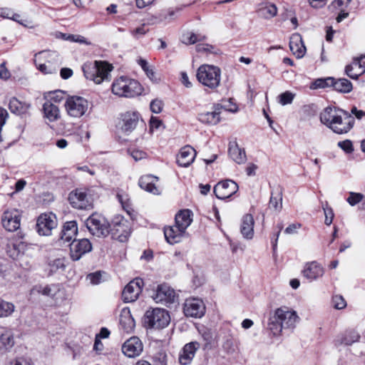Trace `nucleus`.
I'll return each instance as SVG.
<instances>
[{
    "instance_id": "nucleus-10",
    "label": "nucleus",
    "mask_w": 365,
    "mask_h": 365,
    "mask_svg": "<svg viewBox=\"0 0 365 365\" xmlns=\"http://www.w3.org/2000/svg\"><path fill=\"white\" fill-rule=\"evenodd\" d=\"M68 200L71 206L76 209L88 210L93 207L91 197L82 189L72 191L69 194Z\"/></svg>"
},
{
    "instance_id": "nucleus-20",
    "label": "nucleus",
    "mask_w": 365,
    "mask_h": 365,
    "mask_svg": "<svg viewBox=\"0 0 365 365\" xmlns=\"http://www.w3.org/2000/svg\"><path fill=\"white\" fill-rule=\"evenodd\" d=\"M324 273V269L317 262H312L307 263L303 271V276L310 281L316 280L322 277Z\"/></svg>"
},
{
    "instance_id": "nucleus-52",
    "label": "nucleus",
    "mask_w": 365,
    "mask_h": 365,
    "mask_svg": "<svg viewBox=\"0 0 365 365\" xmlns=\"http://www.w3.org/2000/svg\"><path fill=\"white\" fill-rule=\"evenodd\" d=\"M163 103L160 100L155 99L151 101L150 107L153 113H160L162 111Z\"/></svg>"
},
{
    "instance_id": "nucleus-12",
    "label": "nucleus",
    "mask_w": 365,
    "mask_h": 365,
    "mask_svg": "<svg viewBox=\"0 0 365 365\" xmlns=\"http://www.w3.org/2000/svg\"><path fill=\"white\" fill-rule=\"evenodd\" d=\"M143 281L141 278H135L130 281L124 288L122 297L125 302H135L142 292Z\"/></svg>"
},
{
    "instance_id": "nucleus-54",
    "label": "nucleus",
    "mask_w": 365,
    "mask_h": 365,
    "mask_svg": "<svg viewBox=\"0 0 365 365\" xmlns=\"http://www.w3.org/2000/svg\"><path fill=\"white\" fill-rule=\"evenodd\" d=\"M324 215H325V220L324 223L327 225H330L332 222L333 218H334V212L331 207L327 206L326 207H323Z\"/></svg>"
},
{
    "instance_id": "nucleus-46",
    "label": "nucleus",
    "mask_w": 365,
    "mask_h": 365,
    "mask_svg": "<svg viewBox=\"0 0 365 365\" xmlns=\"http://www.w3.org/2000/svg\"><path fill=\"white\" fill-rule=\"evenodd\" d=\"M335 82V78L332 77H327L325 78H318L314 82L315 88H324L327 87H333V84Z\"/></svg>"
},
{
    "instance_id": "nucleus-59",
    "label": "nucleus",
    "mask_w": 365,
    "mask_h": 365,
    "mask_svg": "<svg viewBox=\"0 0 365 365\" xmlns=\"http://www.w3.org/2000/svg\"><path fill=\"white\" fill-rule=\"evenodd\" d=\"M73 42H78L80 43H84L86 45H89L90 42H88L86 38L81 35H68L66 38Z\"/></svg>"
},
{
    "instance_id": "nucleus-45",
    "label": "nucleus",
    "mask_w": 365,
    "mask_h": 365,
    "mask_svg": "<svg viewBox=\"0 0 365 365\" xmlns=\"http://www.w3.org/2000/svg\"><path fill=\"white\" fill-rule=\"evenodd\" d=\"M48 266L50 267L49 275H51L53 273L56 272L58 269H64L66 267L65 259L64 258H58L51 261L48 263Z\"/></svg>"
},
{
    "instance_id": "nucleus-38",
    "label": "nucleus",
    "mask_w": 365,
    "mask_h": 365,
    "mask_svg": "<svg viewBox=\"0 0 365 365\" xmlns=\"http://www.w3.org/2000/svg\"><path fill=\"white\" fill-rule=\"evenodd\" d=\"M333 88L338 92L348 93L352 91L353 86L351 81H349L348 79L339 78L337 80L335 79V82L333 84Z\"/></svg>"
},
{
    "instance_id": "nucleus-11",
    "label": "nucleus",
    "mask_w": 365,
    "mask_h": 365,
    "mask_svg": "<svg viewBox=\"0 0 365 365\" xmlns=\"http://www.w3.org/2000/svg\"><path fill=\"white\" fill-rule=\"evenodd\" d=\"M56 226V217L53 213H43L37 219V232L41 235H50L52 230Z\"/></svg>"
},
{
    "instance_id": "nucleus-51",
    "label": "nucleus",
    "mask_w": 365,
    "mask_h": 365,
    "mask_svg": "<svg viewBox=\"0 0 365 365\" xmlns=\"http://www.w3.org/2000/svg\"><path fill=\"white\" fill-rule=\"evenodd\" d=\"M13 248L15 251L18 252L32 249L28 244L20 239H17L13 242Z\"/></svg>"
},
{
    "instance_id": "nucleus-1",
    "label": "nucleus",
    "mask_w": 365,
    "mask_h": 365,
    "mask_svg": "<svg viewBox=\"0 0 365 365\" xmlns=\"http://www.w3.org/2000/svg\"><path fill=\"white\" fill-rule=\"evenodd\" d=\"M321 122L336 134L347 133L353 128L355 120L348 111L331 107L320 113Z\"/></svg>"
},
{
    "instance_id": "nucleus-53",
    "label": "nucleus",
    "mask_w": 365,
    "mask_h": 365,
    "mask_svg": "<svg viewBox=\"0 0 365 365\" xmlns=\"http://www.w3.org/2000/svg\"><path fill=\"white\" fill-rule=\"evenodd\" d=\"M338 146L347 153H350L354 150L352 143L349 140L339 141Z\"/></svg>"
},
{
    "instance_id": "nucleus-40",
    "label": "nucleus",
    "mask_w": 365,
    "mask_h": 365,
    "mask_svg": "<svg viewBox=\"0 0 365 365\" xmlns=\"http://www.w3.org/2000/svg\"><path fill=\"white\" fill-rule=\"evenodd\" d=\"M215 106L216 109H217L220 111V113L222 109L232 113H235L237 110V106L233 102L232 98L222 100L220 103L216 104Z\"/></svg>"
},
{
    "instance_id": "nucleus-39",
    "label": "nucleus",
    "mask_w": 365,
    "mask_h": 365,
    "mask_svg": "<svg viewBox=\"0 0 365 365\" xmlns=\"http://www.w3.org/2000/svg\"><path fill=\"white\" fill-rule=\"evenodd\" d=\"M75 249V251H91L92 244L86 238L78 240H73L71 244V250Z\"/></svg>"
},
{
    "instance_id": "nucleus-35",
    "label": "nucleus",
    "mask_w": 365,
    "mask_h": 365,
    "mask_svg": "<svg viewBox=\"0 0 365 365\" xmlns=\"http://www.w3.org/2000/svg\"><path fill=\"white\" fill-rule=\"evenodd\" d=\"M14 345V337L12 330L6 329L0 335V348L10 349Z\"/></svg>"
},
{
    "instance_id": "nucleus-49",
    "label": "nucleus",
    "mask_w": 365,
    "mask_h": 365,
    "mask_svg": "<svg viewBox=\"0 0 365 365\" xmlns=\"http://www.w3.org/2000/svg\"><path fill=\"white\" fill-rule=\"evenodd\" d=\"M332 302L334 307L336 309H342L346 307V302L341 295H335L333 297Z\"/></svg>"
},
{
    "instance_id": "nucleus-8",
    "label": "nucleus",
    "mask_w": 365,
    "mask_h": 365,
    "mask_svg": "<svg viewBox=\"0 0 365 365\" xmlns=\"http://www.w3.org/2000/svg\"><path fill=\"white\" fill-rule=\"evenodd\" d=\"M86 225L90 233L98 237H106L109 234V222L100 214H92L86 220Z\"/></svg>"
},
{
    "instance_id": "nucleus-4",
    "label": "nucleus",
    "mask_w": 365,
    "mask_h": 365,
    "mask_svg": "<svg viewBox=\"0 0 365 365\" xmlns=\"http://www.w3.org/2000/svg\"><path fill=\"white\" fill-rule=\"evenodd\" d=\"M112 68V66L108 63L97 61L93 63H86L82 67L85 77L97 84L108 80Z\"/></svg>"
},
{
    "instance_id": "nucleus-42",
    "label": "nucleus",
    "mask_w": 365,
    "mask_h": 365,
    "mask_svg": "<svg viewBox=\"0 0 365 365\" xmlns=\"http://www.w3.org/2000/svg\"><path fill=\"white\" fill-rule=\"evenodd\" d=\"M205 39V36L196 35L192 32H187L182 36V41L185 44H194L197 41Z\"/></svg>"
},
{
    "instance_id": "nucleus-62",
    "label": "nucleus",
    "mask_w": 365,
    "mask_h": 365,
    "mask_svg": "<svg viewBox=\"0 0 365 365\" xmlns=\"http://www.w3.org/2000/svg\"><path fill=\"white\" fill-rule=\"evenodd\" d=\"M212 48V46L209 44L199 43L196 46V51L199 53L210 52Z\"/></svg>"
},
{
    "instance_id": "nucleus-14",
    "label": "nucleus",
    "mask_w": 365,
    "mask_h": 365,
    "mask_svg": "<svg viewBox=\"0 0 365 365\" xmlns=\"http://www.w3.org/2000/svg\"><path fill=\"white\" fill-rule=\"evenodd\" d=\"M183 311L187 317L200 318L205 312V306L198 298L187 299L184 304Z\"/></svg>"
},
{
    "instance_id": "nucleus-22",
    "label": "nucleus",
    "mask_w": 365,
    "mask_h": 365,
    "mask_svg": "<svg viewBox=\"0 0 365 365\" xmlns=\"http://www.w3.org/2000/svg\"><path fill=\"white\" fill-rule=\"evenodd\" d=\"M359 331L354 329H348L336 339V345L351 346L360 340Z\"/></svg>"
},
{
    "instance_id": "nucleus-30",
    "label": "nucleus",
    "mask_w": 365,
    "mask_h": 365,
    "mask_svg": "<svg viewBox=\"0 0 365 365\" xmlns=\"http://www.w3.org/2000/svg\"><path fill=\"white\" fill-rule=\"evenodd\" d=\"M254 218L252 215L247 214L242 217L240 232L244 237L251 239L254 235Z\"/></svg>"
},
{
    "instance_id": "nucleus-43",
    "label": "nucleus",
    "mask_w": 365,
    "mask_h": 365,
    "mask_svg": "<svg viewBox=\"0 0 365 365\" xmlns=\"http://www.w3.org/2000/svg\"><path fill=\"white\" fill-rule=\"evenodd\" d=\"M269 207L277 212H279L282 208V197L281 193H277L276 196L272 195L269 200Z\"/></svg>"
},
{
    "instance_id": "nucleus-58",
    "label": "nucleus",
    "mask_w": 365,
    "mask_h": 365,
    "mask_svg": "<svg viewBox=\"0 0 365 365\" xmlns=\"http://www.w3.org/2000/svg\"><path fill=\"white\" fill-rule=\"evenodd\" d=\"M48 97L50 101H53L55 103L61 102L63 98V93L61 91H55L49 93Z\"/></svg>"
},
{
    "instance_id": "nucleus-26",
    "label": "nucleus",
    "mask_w": 365,
    "mask_h": 365,
    "mask_svg": "<svg viewBox=\"0 0 365 365\" xmlns=\"http://www.w3.org/2000/svg\"><path fill=\"white\" fill-rule=\"evenodd\" d=\"M289 48L293 54L297 58L304 56L306 48L303 44L302 38L300 34H294L290 37Z\"/></svg>"
},
{
    "instance_id": "nucleus-56",
    "label": "nucleus",
    "mask_w": 365,
    "mask_h": 365,
    "mask_svg": "<svg viewBox=\"0 0 365 365\" xmlns=\"http://www.w3.org/2000/svg\"><path fill=\"white\" fill-rule=\"evenodd\" d=\"M355 67L351 63L350 65H347L345 68V73L346 74L350 77L352 79H358V78L361 76L360 73L358 72V71L356 72H354V70Z\"/></svg>"
},
{
    "instance_id": "nucleus-33",
    "label": "nucleus",
    "mask_w": 365,
    "mask_h": 365,
    "mask_svg": "<svg viewBox=\"0 0 365 365\" xmlns=\"http://www.w3.org/2000/svg\"><path fill=\"white\" fill-rule=\"evenodd\" d=\"M220 111L216 109L215 105L213 111L200 113L198 115V120L202 123L216 125L220 120Z\"/></svg>"
},
{
    "instance_id": "nucleus-57",
    "label": "nucleus",
    "mask_w": 365,
    "mask_h": 365,
    "mask_svg": "<svg viewBox=\"0 0 365 365\" xmlns=\"http://www.w3.org/2000/svg\"><path fill=\"white\" fill-rule=\"evenodd\" d=\"M365 56L362 55L360 57L354 58L352 62V64L355 68L358 67V72L360 73V75H362L365 72V66L361 62V60Z\"/></svg>"
},
{
    "instance_id": "nucleus-47",
    "label": "nucleus",
    "mask_w": 365,
    "mask_h": 365,
    "mask_svg": "<svg viewBox=\"0 0 365 365\" xmlns=\"http://www.w3.org/2000/svg\"><path fill=\"white\" fill-rule=\"evenodd\" d=\"M294 97V95L292 93L286 91L278 96L279 103L282 106L290 104L292 103Z\"/></svg>"
},
{
    "instance_id": "nucleus-23",
    "label": "nucleus",
    "mask_w": 365,
    "mask_h": 365,
    "mask_svg": "<svg viewBox=\"0 0 365 365\" xmlns=\"http://www.w3.org/2000/svg\"><path fill=\"white\" fill-rule=\"evenodd\" d=\"M200 348L197 342H190L185 345L179 356V361L182 365L189 364L193 359L196 351Z\"/></svg>"
},
{
    "instance_id": "nucleus-63",
    "label": "nucleus",
    "mask_w": 365,
    "mask_h": 365,
    "mask_svg": "<svg viewBox=\"0 0 365 365\" xmlns=\"http://www.w3.org/2000/svg\"><path fill=\"white\" fill-rule=\"evenodd\" d=\"M309 5L314 8H322L327 4V0H308Z\"/></svg>"
},
{
    "instance_id": "nucleus-21",
    "label": "nucleus",
    "mask_w": 365,
    "mask_h": 365,
    "mask_svg": "<svg viewBox=\"0 0 365 365\" xmlns=\"http://www.w3.org/2000/svg\"><path fill=\"white\" fill-rule=\"evenodd\" d=\"M164 235L167 242L171 245L180 242L186 235V231L181 229L178 225L165 227Z\"/></svg>"
},
{
    "instance_id": "nucleus-24",
    "label": "nucleus",
    "mask_w": 365,
    "mask_h": 365,
    "mask_svg": "<svg viewBox=\"0 0 365 365\" xmlns=\"http://www.w3.org/2000/svg\"><path fill=\"white\" fill-rule=\"evenodd\" d=\"M119 323L121 328L127 333L133 331L135 327V320L128 307L122 309L119 316Z\"/></svg>"
},
{
    "instance_id": "nucleus-44",
    "label": "nucleus",
    "mask_w": 365,
    "mask_h": 365,
    "mask_svg": "<svg viewBox=\"0 0 365 365\" xmlns=\"http://www.w3.org/2000/svg\"><path fill=\"white\" fill-rule=\"evenodd\" d=\"M103 274H105V272L101 271L92 272L87 274L86 279L89 282L90 284L97 285L103 281Z\"/></svg>"
},
{
    "instance_id": "nucleus-36",
    "label": "nucleus",
    "mask_w": 365,
    "mask_h": 365,
    "mask_svg": "<svg viewBox=\"0 0 365 365\" xmlns=\"http://www.w3.org/2000/svg\"><path fill=\"white\" fill-rule=\"evenodd\" d=\"M258 11L263 18L271 19L277 14V8L274 4L262 3L259 4Z\"/></svg>"
},
{
    "instance_id": "nucleus-27",
    "label": "nucleus",
    "mask_w": 365,
    "mask_h": 365,
    "mask_svg": "<svg viewBox=\"0 0 365 365\" xmlns=\"http://www.w3.org/2000/svg\"><path fill=\"white\" fill-rule=\"evenodd\" d=\"M158 178L155 176L148 175L142 176L138 182L140 187L153 194L158 195L160 193L159 189L155 185Z\"/></svg>"
},
{
    "instance_id": "nucleus-34",
    "label": "nucleus",
    "mask_w": 365,
    "mask_h": 365,
    "mask_svg": "<svg viewBox=\"0 0 365 365\" xmlns=\"http://www.w3.org/2000/svg\"><path fill=\"white\" fill-rule=\"evenodd\" d=\"M30 104L21 102L16 98H12L9 103V107L11 112L19 115L26 113L30 108Z\"/></svg>"
},
{
    "instance_id": "nucleus-15",
    "label": "nucleus",
    "mask_w": 365,
    "mask_h": 365,
    "mask_svg": "<svg viewBox=\"0 0 365 365\" xmlns=\"http://www.w3.org/2000/svg\"><path fill=\"white\" fill-rule=\"evenodd\" d=\"M138 120L139 114L137 112H126L121 115L118 128L122 132L128 134L135 128Z\"/></svg>"
},
{
    "instance_id": "nucleus-16",
    "label": "nucleus",
    "mask_w": 365,
    "mask_h": 365,
    "mask_svg": "<svg viewBox=\"0 0 365 365\" xmlns=\"http://www.w3.org/2000/svg\"><path fill=\"white\" fill-rule=\"evenodd\" d=\"M20 214L17 210L5 211L1 219L4 227L9 232L18 230L20 227Z\"/></svg>"
},
{
    "instance_id": "nucleus-13",
    "label": "nucleus",
    "mask_w": 365,
    "mask_h": 365,
    "mask_svg": "<svg viewBox=\"0 0 365 365\" xmlns=\"http://www.w3.org/2000/svg\"><path fill=\"white\" fill-rule=\"evenodd\" d=\"M237 184L232 180H225L218 182L214 187V192L218 199H227L238 190Z\"/></svg>"
},
{
    "instance_id": "nucleus-61",
    "label": "nucleus",
    "mask_w": 365,
    "mask_h": 365,
    "mask_svg": "<svg viewBox=\"0 0 365 365\" xmlns=\"http://www.w3.org/2000/svg\"><path fill=\"white\" fill-rule=\"evenodd\" d=\"M223 349L227 353H233L235 351L234 344L232 339H227L222 344Z\"/></svg>"
},
{
    "instance_id": "nucleus-31",
    "label": "nucleus",
    "mask_w": 365,
    "mask_h": 365,
    "mask_svg": "<svg viewBox=\"0 0 365 365\" xmlns=\"http://www.w3.org/2000/svg\"><path fill=\"white\" fill-rule=\"evenodd\" d=\"M58 292V288L55 284L45 286L36 285L31 289L30 294L35 295L36 294H38L45 297L53 298Z\"/></svg>"
},
{
    "instance_id": "nucleus-9",
    "label": "nucleus",
    "mask_w": 365,
    "mask_h": 365,
    "mask_svg": "<svg viewBox=\"0 0 365 365\" xmlns=\"http://www.w3.org/2000/svg\"><path fill=\"white\" fill-rule=\"evenodd\" d=\"M88 101L81 96H73L68 98L65 103V108L68 115L79 118L84 115L89 108Z\"/></svg>"
},
{
    "instance_id": "nucleus-41",
    "label": "nucleus",
    "mask_w": 365,
    "mask_h": 365,
    "mask_svg": "<svg viewBox=\"0 0 365 365\" xmlns=\"http://www.w3.org/2000/svg\"><path fill=\"white\" fill-rule=\"evenodd\" d=\"M14 308L12 303L0 299V318L10 316L14 312Z\"/></svg>"
},
{
    "instance_id": "nucleus-2",
    "label": "nucleus",
    "mask_w": 365,
    "mask_h": 365,
    "mask_svg": "<svg viewBox=\"0 0 365 365\" xmlns=\"http://www.w3.org/2000/svg\"><path fill=\"white\" fill-rule=\"evenodd\" d=\"M299 321L297 312L287 307H282L275 310L274 314L269 318V329L275 336L279 335L283 329H294Z\"/></svg>"
},
{
    "instance_id": "nucleus-28",
    "label": "nucleus",
    "mask_w": 365,
    "mask_h": 365,
    "mask_svg": "<svg viewBox=\"0 0 365 365\" xmlns=\"http://www.w3.org/2000/svg\"><path fill=\"white\" fill-rule=\"evenodd\" d=\"M228 153L232 160L238 164L245 163L247 160L245 150L240 148L236 142L230 143Z\"/></svg>"
},
{
    "instance_id": "nucleus-7",
    "label": "nucleus",
    "mask_w": 365,
    "mask_h": 365,
    "mask_svg": "<svg viewBox=\"0 0 365 365\" xmlns=\"http://www.w3.org/2000/svg\"><path fill=\"white\" fill-rule=\"evenodd\" d=\"M170 321V315L164 309H148L145 314V324L150 328L163 329L169 324Z\"/></svg>"
},
{
    "instance_id": "nucleus-29",
    "label": "nucleus",
    "mask_w": 365,
    "mask_h": 365,
    "mask_svg": "<svg viewBox=\"0 0 365 365\" xmlns=\"http://www.w3.org/2000/svg\"><path fill=\"white\" fill-rule=\"evenodd\" d=\"M130 231L127 221H123L115 225L112 237L117 239L119 242H125L130 236Z\"/></svg>"
},
{
    "instance_id": "nucleus-32",
    "label": "nucleus",
    "mask_w": 365,
    "mask_h": 365,
    "mask_svg": "<svg viewBox=\"0 0 365 365\" xmlns=\"http://www.w3.org/2000/svg\"><path fill=\"white\" fill-rule=\"evenodd\" d=\"M175 221L178 227L186 231L192 222V212L189 210H180L176 214Z\"/></svg>"
},
{
    "instance_id": "nucleus-17",
    "label": "nucleus",
    "mask_w": 365,
    "mask_h": 365,
    "mask_svg": "<svg viewBox=\"0 0 365 365\" xmlns=\"http://www.w3.org/2000/svg\"><path fill=\"white\" fill-rule=\"evenodd\" d=\"M143 346L139 338L130 337L122 346V351L130 358L139 356L143 351Z\"/></svg>"
},
{
    "instance_id": "nucleus-37",
    "label": "nucleus",
    "mask_w": 365,
    "mask_h": 365,
    "mask_svg": "<svg viewBox=\"0 0 365 365\" xmlns=\"http://www.w3.org/2000/svg\"><path fill=\"white\" fill-rule=\"evenodd\" d=\"M77 225L74 221L67 222L62 230L61 240L69 242L77 233Z\"/></svg>"
},
{
    "instance_id": "nucleus-50",
    "label": "nucleus",
    "mask_w": 365,
    "mask_h": 365,
    "mask_svg": "<svg viewBox=\"0 0 365 365\" xmlns=\"http://www.w3.org/2000/svg\"><path fill=\"white\" fill-rule=\"evenodd\" d=\"M153 365H168L167 355L164 352H159L153 357Z\"/></svg>"
},
{
    "instance_id": "nucleus-64",
    "label": "nucleus",
    "mask_w": 365,
    "mask_h": 365,
    "mask_svg": "<svg viewBox=\"0 0 365 365\" xmlns=\"http://www.w3.org/2000/svg\"><path fill=\"white\" fill-rule=\"evenodd\" d=\"M131 32L135 38H138L146 33V30L145 29V26L143 25L133 29Z\"/></svg>"
},
{
    "instance_id": "nucleus-18",
    "label": "nucleus",
    "mask_w": 365,
    "mask_h": 365,
    "mask_svg": "<svg viewBox=\"0 0 365 365\" xmlns=\"http://www.w3.org/2000/svg\"><path fill=\"white\" fill-rule=\"evenodd\" d=\"M175 298V293L174 289L166 284L159 285L153 296V299L157 303L165 304L173 303Z\"/></svg>"
},
{
    "instance_id": "nucleus-55",
    "label": "nucleus",
    "mask_w": 365,
    "mask_h": 365,
    "mask_svg": "<svg viewBox=\"0 0 365 365\" xmlns=\"http://www.w3.org/2000/svg\"><path fill=\"white\" fill-rule=\"evenodd\" d=\"M130 155L135 161H138L140 160L146 158L147 153L139 149H133L130 151Z\"/></svg>"
},
{
    "instance_id": "nucleus-48",
    "label": "nucleus",
    "mask_w": 365,
    "mask_h": 365,
    "mask_svg": "<svg viewBox=\"0 0 365 365\" xmlns=\"http://www.w3.org/2000/svg\"><path fill=\"white\" fill-rule=\"evenodd\" d=\"M363 197V195L361 193L351 192L349 193V196L346 199V201L350 205L354 206L362 200Z\"/></svg>"
},
{
    "instance_id": "nucleus-6",
    "label": "nucleus",
    "mask_w": 365,
    "mask_h": 365,
    "mask_svg": "<svg viewBox=\"0 0 365 365\" xmlns=\"http://www.w3.org/2000/svg\"><path fill=\"white\" fill-rule=\"evenodd\" d=\"M112 92L120 97L132 98L141 93L142 86L134 79L121 76L113 81Z\"/></svg>"
},
{
    "instance_id": "nucleus-3",
    "label": "nucleus",
    "mask_w": 365,
    "mask_h": 365,
    "mask_svg": "<svg viewBox=\"0 0 365 365\" xmlns=\"http://www.w3.org/2000/svg\"><path fill=\"white\" fill-rule=\"evenodd\" d=\"M196 78L202 86L215 90L220 85L221 70L213 65L203 64L197 68Z\"/></svg>"
},
{
    "instance_id": "nucleus-60",
    "label": "nucleus",
    "mask_w": 365,
    "mask_h": 365,
    "mask_svg": "<svg viewBox=\"0 0 365 365\" xmlns=\"http://www.w3.org/2000/svg\"><path fill=\"white\" fill-rule=\"evenodd\" d=\"M10 76V72L6 67V62L1 63L0 64V78L7 80Z\"/></svg>"
},
{
    "instance_id": "nucleus-19",
    "label": "nucleus",
    "mask_w": 365,
    "mask_h": 365,
    "mask_svg": "<svg viewBox=\"0 0 365 365\" xmlns=\"http://www.w3.org/2000/svg\"><path fill=\"white\" fill-rule=\"evenodd\" d=\"M196 154L195 150L190 145L184 146L178 155L177 163L181 167H188L193 163Z\"/></svg>"
},
{
    "instance_id": "nucleus-5",
    "label": "nucleus",
    "mask_w": 365,
    "mask_h": 365,
    "mask_svg": "<svg viewBox=\"0 0 365 365\" xmlns=\"http://www.w3.org/2000/svg\"><path fill=\"white\" fill-rule=\"evenodd\" d=\"M34 62L44 74L56 73L61 65L60 56L56 51H41L35 55Z\"/></svg>"
},
{
    "instance_id": "nucleus-25",
    "label": "nucleus",
    "mask_w": 365,
    "mask_h": 365,
    "mask_svg": "<svg viewBox=\"0 0 365 365\" xmlns=\"http://www.w3.org/2000/svg\"><path fill=\"white\" fill-rule=\"evenodd\" d=\"M43 117L49 122H55L60 119L59 108L50 101H46L43 105Z\"/></svg>"
}]
</instances>
